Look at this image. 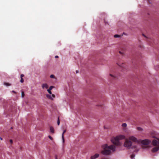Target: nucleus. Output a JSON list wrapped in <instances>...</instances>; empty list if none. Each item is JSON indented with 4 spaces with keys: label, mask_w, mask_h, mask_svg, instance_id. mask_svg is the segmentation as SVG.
I'll list each match as a JSON object with an SVG mask.
<instances>
[{
    "label": "nucleus",
    "mask_w": 159,
    "mask_h": 159,
    "mask_svg": "<svg viewBox=\"0 0 159 159\" xmlns=\"http://www.w3.org/2000/svg\"><path fill=\"white\" fill-rule=\"evenodd\" d=\"M131 141L134 142H137V139L134 136H130L129 138L125 139L124 143V146L128 149H135L134 152H138L139 150V148H138L136 145H133Z\"/></svg>",
    "instance_id": "f257e3e1"
},
{
    "label": "nucleus",
    "mask_w": 159,
    "mask_h": 159,
    "mask_svg": "<svg viewBox=\"0 0 159 159\" xmlns=\"http://www.w3.org/2000/svg\"><path fill=\"white\" fill-rule=\"evenodd\" d=\"M102 148L103 150L101 152L104 155H109L111 152H114L115 151V146L113 145L108 146L107 144H105L102 146Z\"/></svg>",
    "instance_id": "f03ea898"
},
{
    "label": "nucleus",
    "mask_w": 159,
    "mask_h": 159,
    "mask_svg": "<svg viewBox=\"0 0 159 159\" xmlns=\"http://www.w3.org/2000/svg\"><path fill=\"white\" fill-rule=\"evenodd\" d=\"M153 138H156L153 139L152 142V144L154 147L151 150L152 152H156L159 150V138H156L154 137Z\"/></svg>",
    "instance_id": "7ed1b4c3"
},
{
    "label": "nucleus",
    "mask_w": 159,
    "mask_h": 159,
    "mask_svg": "<svg viewBox=\"0 0 159 159\" xmlns=\"http://www.w3.org/2000/svg\"><path fill=\"white\" fill-rule=\"evenodd\" d=\"M125 136L123 135H120L116 137H114L111 139V142L116 145L119 146L120 145L119 140L125 139Z\"/></svg>",
    "instance_id": "20e7f679"
},
{
    "label": "nucleus",
    "mask_w": 159,
    "mask_h": 159,
    "mask_svg": "<svg viewBox=\"0 0 159 159\" xmlns=\"http://www.w3.org/2000/svg\"><path fill=\"white\" fill-rule=\"evenodd\" d=\"M137 142L138 143H141L143 145H148L151 142V141L148 139H145L143 140H137Z\"/></svg>",
    "instance_id": "39448f33"
},
{
    "label": "nucleus",
    "mask_w": 159,
    "mask_h": 159,
    "mask_svg": "<svg viewBox=\"0 0 159 159\" xmlns=\"http://www.w3.org/2000/svg\"><path fill=\"white\" fill-rule=\"evenodd\" d=\"M99 156V154L98 153L95 154L94 155H92L91 157V159H95L96 158L98 157Z\"/></svg>",
    "instance_id": "423d86ee"
},
{
    "label": "nucleus",
    "mask_w": 159,
    "mask_h": 159,
    "mask_svg": "<svg viewBox=\"0 0 159 159\" xmlns=\"http://www.w3.org/2000/svg\"><path fill=\"white\" fill-rule=\"evenodd\" d=\"M42 87L43 89H44L45 88L46 89H47L48 87V85L46 83L43 84L42 85Z\"/></svg>",
    "instance_id": "0eeeda50"
},
{
    "label": "nucleus",
    "mask_w": 159,
    "mask_h": 159,
    "mask_svg": "<svg viewBox=\"0 0 159 159\" xmlns=\"http://www.w3.org/2000/svg\"><path fill=\"white\" fill-rule=\"evenodd\" d=\"M53 88V86H51L50 87L49 89L47 90V91L48 92V93L50 94H52V92L51 91V90Z\"/></svg>",
    "instance_id": "6e6552de"
},
{
    "label": "nucleus",
    "mask_w": 159,
    "mask_h": 159,
    "mask_svg": "<svg viewBox=\"0 0 159 159\" xmlns=\"http://www.w3.org/2000/svg\"><path fill=\"white\" fill-rule=\"evenodd\" d=\"M66 130H64L63 131V132L62 134V141H63V143H64V141H65V140H64V134L65 133V132H66Z\"/></svg>",
    "instance_id": "1a4fd4ad"
},
{
    "label": "nucleus",
    "mask_w": 159,
    "mask_h": 159,
    "mask_svg": "<svg viewBox=\"0 0 159 159\" xmlns=\"http://www.w3.org/2000/svg\"><path fill=\"white\" fill-rule=\"evenodd\" d=\"M122 126L124 128V130H125L127 126V124L125 123H123L122 125Z\"/></svg>",
    "instance_id": "9d476101"
},
{
    "label": "nucleus",
    "mask_w": 159,
    "mask_h": 159,
    "mask_svg": "<svg viewBox=\"0 0 159 159\" xmlns=\"http://www.w3.org/2000/svg\"><path fill=\"white\" fill-rule=\"evenodd\" d=\"M46 97L47 98H48L51 99L52 100H53V99H52V97L51 96L49 95V94H47L46 95Z\"/></svg>",
    "instance_id": "9b49d317"
},
{
    "label": "nucleus",
    "mask_w": 159,
    "mask_h": 159,
    "mask_svg": "<svg viewBox=\"0 0 159 159\" xmlns=\"http://www.w3.org/2000/svg\"><path fill=\"white\" fill-rule=\"evenodd\" d=\"M50 130L52 133H53L54 132V128L52 127H50Z\"/></svg>",
    "instance_id": "f8f14e48"
},
{
    "label": "nucleus",
    "mask_w": 159,
    "mask_h": 159,
    "mask_svg": "<svg viewBox=\"0 0 159 159\" xmlns=\"http://www.w3.org/2000/svg\"><path fill=\"white\" fill-rule=\"evenodd\" d=\"M4 84L7 86H10L11 85V84H9V83H4Z\"/></svg>",
    "instance_id": "ddd939ff"
},
{
    "label": "nucleus",
    "mask_w": 159,
    "mask_h": 159,
    "mask_svg": "<svg viewBox=\"0 0 159 159\" xmlns=\"http://www.w3.org/2000/svg\"><path fill=\"white\" fill-rule=\"evenodd\" d=\"M137 129L139 131H142L143 130L140 127H138L137 128Z\"/></svg>",
    "instance_id": "4468645a"
},
{
    "label": "nucleus",
    "mask_w": 159,
    "mask_h": 159,
    "mask_svg": "<svg viewBox=\"0 0 159 159\" xmlns=\"http://www.w3.org/2000/svg\"><path fill=\"white\" fill-rule=\"evenodd\" d=\"M25 96L24 92L23 91L21 92V96L22 98H23Z\"/></svg>",
    "instance_id": "2eb2a0df"
},
{
    "label": "nucleus",
    "mask_w": 159,
    "mask_h": 159,
    "mask_svg": "<svg viewBox=\"0 0 159 159\" xmlns=\"http://www.w3.org/2000/svg\"><path fill=\"white\" fill-rule=\"evenodd\" d=\"M135 155L134 154H132L131 156V159H133L134 158Z\"/></svg>",
    "instance_id": "dca6fc26"
},
{
    "label": "nucleus",
    "mask_w": 159,
    "mask_h": 159,
    "mask_svg": "<svg viewBox=\"0 0 159 159\" xmlns=\"http://www.w3.org/2000/svg\"><path fill=\"white\" fill-rule=\"evenodd\" d=\"M60 123V120H59V117H58V120H57V124L58 125H59Z\"/></svg>",
    "instance_id": "f3484780"
},
{
    "label": "nucleus",
    "mask_w": 159,
    "mask_h": 159,
    "mask_svg": "<svg viewBox=\"0 0 159 159\" xmlns=\"http://www.w3.org/2000/svg\"><path fill=\"white\" fill-rule=\"evenodd\" d=\"M120 37V35L118 34H115L114 35V37L115 38H118Z\"/></svg>",
    "instance_id": "a211bd4d"
},
{
    "label": "nucleus",
    "mask_w": 159,
    "mask_h": 159,
    "mask_svg": "<svg viewBox=\"0 0 159 159\" xmlns=\"http://www.w3.org/2000/svg\"><path fill=\"white\" fill-rule=\"evenodd\" d=\"M50 77L51 78H55L54 75H51L50 76Z\"/></svg>",
    "instance_id": "6ab92c4d"
},
{
    "label": "nucleus",
    "mask_w": 159,
    "mask_h": 159,
    "mask_svg": "<svg viewBox=\"0 0 159 159\" xmlns=\"http://www.w3.org/2000/svg\"><path fill=\"white\" fill-rule=\"evenodd\" d=\"M118 65H119L120 66H121V67H124V65L123 63H122V64L121 65L118 64Z\"/></svg>",
    "instance_id": "aec40b11"
},
{
    "label": "nucleus",
    "mask_w": 159,
    "mask_h": 159,
    "mask_svg": "<svg viewBox=\"0 0 159 159\" xmlns=\"http://www.w3.org/2000/svg\"><path fill=\"white\" fill-rule=\"evenodd\" d=\"M21 78V80H20V82L21 83H23L24 82V80L22 78Z\"/></svg>",
    "instance_id": "412c9836"
},
{
    "label": "nucleus",
    "mask_w": 159,
    "mask_h": 159,
    "mask_svg": "<svg viewBox=\"0 0 159 159\" xmlns=\"http://www.w3.org/2000/svg\"><path fill=\"white\" fill-rule=\"evenodd\" d=\"M48 138L52 140H53V138H52V137L50 136V135H49L48 136Z\"/></svg>",
    "instance_id": "4be33fe9"
},
{
    "label": "nucleus",
    "mask_w": 159,
    "mask_h": 159,
    "mask_svg": "<svg viewBox=\"0 0 159 159\" xmlns=\"http://www.w3.org/2000/svg\"><path fill=\"white\" fill-rule=\"evenodd\" d=\"M110 75L112 77H113V78H116V76H115V75H112V74H110Z\"/></svg>",
    "instance_id": "5701e85b"
},
{
    "label": "nucleus",
    "mask_w": 159,
    "mask_h": 159,
    "mask_svg": "<svg viewBox=\"0 0 159 159\" xmlns=\"http://www.w3.org/2000/svg\"><path fill=\"white\" fill-rule=\"evenodd\" d=\"M10 143H11V144H12V143H13V140H12V139H10Z\"/></svg>",
    "instance_id": "b1692460"
},
{
    "label": "nucleus",
    "mask_w": 159,
    "mask_h": 159,
    "mask_svg": "<svg viewBox=\"0 0 159 159\" xmlns=\"http://www.w3.org/2000/svg\"><path fill=\"white\" fill-rule=\"evenodd\" d=\"M24 76V75L23 74H21V75H20V78H23V77Z\"/></svg>",
    "instance_id": "393cba45"
},
{
    "label": "nucleus",
    "mask_w": 159,
    "mask_h": 159,
    "mask_svg": "<svg viewBox=\"0 0 159 159\" xmlns=\"http://www.w3.org/2000/svg\"><path fill=\"white\" fill-rule=\"evenodd\" d=\"M52 96L54 98L55 97V95L53 94H52Z\"/></svg>",
    "instance_id": "a878e982"
},
{
    "label": "nucleus",
    "mask_w": 159,
    "mask_h": 159,
    "mask_svg": "<svg viewBox=\"0 0 159 159\" xmlns=\"http://www.w3.org/2000/svg\"><path fill=\"white\" fill-rule=\"evenodd\" d=\"M12 92H13V93H16L14 90H13L12 91Z\"/></svg>",
    "instance_id": "bb28decb"
},
{
    "label": "nucleus",
    "mask_w": 159,
    "mask_h": 159,
    "mask_svg": "<svg viewBox=\"0 0 159 159\" xmlns=\"http://www.w3.org/2000/svg\"><path fill=\"white\" fill-rule=\"evenodd\" d=\"M55 58H58V56H55Z\"/></svg>",
    "instance_id": "cd10ccee"
},
{
    "label": "nucleus",
    "mask_w": 159,
    "mask_h": 159,
    "mask_svg": "<svg viewBox=\"0 0 159 159\" xmlns=\"http://www.w3.org/2000/svg\"><path fill=\"white\" fill-rule=\"evenodd\" d=\"M55 159H57V155L55 156Z\"/></svg>",
    "instance_id": "c85d7f7f"
},
{
    "label": "nucleus",
    "mask_w": 159,
    "mask_h": 159,
    "mask_svg": "<svg viewBox=\"0 0 159 159\" xmlns=\"http://www.w3.org/2000/svg\"><path fill=\"white\" fill-rule=\"evenodd\" d=\"M0 139H1V140H2V138H1V137H0Z\"/></svg>",
    "instance_id": "c756f323"
},
{
    "label": "nucleus",
    "mask_w": 159,
    "mask_h": 159,
    "mask_svg": "<svg viewBox=\"0 0 159 159\" xmlns=\"http://www.w3.org/2000/svg\"><path fill=\"white\" fill-rule=\"evenodd\" d=\"M76 73H78V70H76Z\"/></svg>",
    "instance_id": "7c9ffc66"
},
{
    "label": "nucleus",
    "mask_w": 159,
    "mask_h": 159,
    "mask_svg": "<svg viewBox=\"0 0 159 159\" xmlns=\"http://www.w3.org/2000/svg\"><path fill=\"white\" fill-rule=\"evenodd\" d=\"M119 53L121 54V52H120H120H119Z\"/></svg>",
    "instance_id": "2f4dec72"
},
{
    "label": "nucleus",
    "mask_w": 159,
    "mask_h": 159,
    "mask_svg": "<svg viewBox=\"0 0 159 159\" xmlns=\"http://www.w3.org/2000/svg\"><path fill=\"white\" fill-rule=\"evenodd\" d=\"M143 36H144L145 37V36L144 35V34H143Z\"/></svg>",
    "instance_id": "473e14b6"
}]
</instances>
